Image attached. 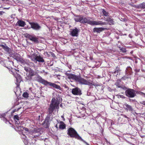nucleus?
Masks as SVG:
<instances>
[{
    "label": "nucleus",
    "instance_id": "nucleus-1",
    "mask_svg": "<svg viewBox=\"0 0 145 145\" xmlns=\"http://www.w3.org/2000/svg\"><path fill=\"white\" fill-rule=\"evenodd\" d=\"M59 101L56 99L53 98L51 101V103L48 109V112L49 114H51L53 110L55 109H58L59 108Z\"/></svg>",
    "mask_w": 145,
    "mask_h": 145
},
{
    "label": "nucleus",
    "instance_id": "nucleus-2",
    "mask_svg": "<svg viewBox=\"0 0 145 145\" xmlns=\"http://www.w3.org/2000/svg\"><path fill=\"white\" fill-rule=\"evenodd\" d=\"M39 81L40 82L45 85H49L50 86L52 87L53 88L59 89L60 90H61V88L59 86L57 85L54 83L48 82L40 77L39 78Z\"/></svg>",
    "mask_w": 145,
    "mask_h": 145
},
{
    "label": "nucleus",
    "instance_id": "nucleus-3",
    "mask_svg": "<svg viewBox=\"0 0 145 145\" xmlns=\"http://www.w3.org/2000/svg\"><path fill=\"white\" fill-rule=\"evenodd\" d=\"M67 134L71 137H74L78 139L81 138L78 135L76 131L72 128H69L67 130Z\"/></svg>",
    "mask_w": 145,
    "mask_h": 145
},
{
    "label": "nucleus",
    "instance_id": "nucleus-4",
    "mask_svg": "<svg viewBox=\"0 0 145 145\" xmlns=\"http://www.w3.org/2000/svg\"><path fill=\"white\" fill-rule=\"evenodd\" d=\"M125 95L128 97L133 98L136 95L135 91L133 89H129L125 91Z\"/></svg>",
    "mask_w": 145,
    "mask_h": 145
},
{
    "label": "nucleus",
    "instance_id": "nucleus-5",
    "mask_svg": "<svg viewBox=\"0 0 145 145\" xmlns=\"http://www.w3.org/2000/svg\"><path fill=\"white\" fill-rule=\"evenodd\" d=\"M76 81L82 84L88 85L89 86H91L92 84L91 83L89 82L86 80L79 76H78Z\"/></svg>",
    "mask_w": 145,
    "mask_h": 145
},
{
    "label": "nucleus",
    "instance_id": "nucleus-6",
    "mask_svg": "<svg viewBox=\"0 0 145 145\" xmlns=\"http://www.w3.org/2000/svg\"><path fill=\"white\" fill-rule=\"evenodd\" d=\"M30 58L33 61H38L39 62H44V60L40 56H37L35 57V55H33L31 56Z\"/></svg>",
    "mask_w": 145,
    "mask_h": 145
},
{
    "label": "nucleus",
    "instance_id": "nucleus-7",
    "mask_svg": "<svg viewBox=\"0 0 145 145\" xmlns=\"http://www.w3.org/2000/svg\"><path fill=\"white\" fill-rule=\"evenodd\" d=\"M39 129H34L33 130H31L30 131V133L32 134H33L34 138H36L40 135V134L39 133Z\"/></svg>",
    "mask_w": 145,
    "mask_h": 145
},
{
    "label": "nucleus",
    "instance_id": "nucleus-8",
    "mask_svg": "<svg viewBox=\"0 0 145 145\" xmlns=\"http://www.w3.org/2000/svg\"><path fill=\"white\" fill-rule=\"evenodd\" d=\"M29 23L31 25V28L35 30H39L41 28V27L37 23L30 22Z\"/></svg>",
    "mask_w": 145,
    "mask_h": 145
},
{
    "label": "nucleus",
    "instance_id": "nucleus-9",
    "mask_svg": "<svg viewBox=\"0 0 145 145\" xmlns=\"http://www.w3.org/2000/svg\"><path fill=\"white\" fill-rule=\"evenodd\" d=\"M65 74L67 76L68 78L70 80L77 81L78 76H77L72 74H69L67 72L65 73Z\"/></svg>",
    "mask_w": 145,
    "mask_h": 145
},
{
    "label": "nucleus",
    "instance_id": "nucleus-10",
    "mask_svg": "<svg viewBox=\"0 0 145 145\" xmlns=\"http://www.w3.org/2000/svg\"><path fill=\"white\" fill-rule=\"evenodd\" d=\"M89 24L91 25H102L105 24L106 23L105 22H102L101 21L90 20Z\"/></svg>",
    "mask_w": 145,
    "mask_h": 145
},
{
    "label": "nucleus",
    "instance_id": "nucleus-11",
    "mask_svg": "<svg viewBox=\"0 0 145 145\" xmlns=\"http://www.w3.org/2000/svg\"><path fill=\"white\" fill-rule=\"evenodd\" d=\"M72 92L73 94L76 95H80L81 93L80 90L78 88L72 89Z\"/></svg>",
    "mask_w": 145,
    "mask_h": 145
},
{
    "label": "nucleus",
    "instance_id": "nucleus-12",
    "mask_svg": "<svg viewBox=\"0 0 145 145\" xmlns=\"http://www.w3.org/2000/svg\"><path fill=\"white\" fill-rule=\"evenodd\" d=\"M52 118L50 117V116H49V115H48L46 118L44 122V123H46V125L45 127L46 128H47L48 127L49 125V122L52 120Z\"/></svg>",
    "mask_w": 145,
    "mask_h": 145
},
{
    "label": "nucleus",
    "instance_id": "nucleus-13",
    "mask_svg": "<svg viewBox=\"0 0 145 145\" xmlns=\"http://www.w3.org/2000/svg\"><path fill=\"white\" fill-rule=\"evenodd\" d=\"M18 121L15 120V124L16 128H15L16 130L17 131H20L22 130V128L20 126L21 124L20 123L18 122Z\"/></svg>",
    "mask_w": 145,
    "mask_h": 145
},
{
    "label": "nucleus",
    "instance_id": "nucleus-14",
    "mask_svg": "<svg viewBox=\"0 0 145 145\" xmlns=\"http://www.w3.org/2000/svg\"><path fill=\"white\" fill-rule=\"evenodd\" d=\"M124 106L125 107H124L125 109L127 111H132L133 108L130 105H128L127 103H125L124 104Z\"/></svg>",
    "mask_w": 145,
    "mask_h": 145
},
{
    "label": "nucleus",
    "instance_id": "nucleus-15",
    "mask_svg": "<svg viewBox=\"0 0 145 145\" xmlns=\"http://www.w3.org/2000/svg\"><path fill=\"white\" fill-rule=\"evenodd\" d=\"M78 30L76 28L73 29L71 32V34L73 36H77L78 35Z\"/></svg>",
    "mask_w": 145,
    "mask_h": 145
},
{
    "label": "nucleus",
    "instance_id": "nucleus-16",
    "mask_svg": "<svg viewBox=\"0 0 145 145\" xmlns=\"http://www.w3.org/2000/svg\"><path fill=\"white\" fill-rule=\"evenodd\" d=\"M59 124V128L61 129H65L66 125L63 121H60L59 123L58 122Z\"/></svg>",
    "mask_w": 145,
    "mask_h": 145
},
{
    "label": "nucleus",
    "instance_id": "nucleus-17",
    "mask_svg": "<svg viewBox=\"0 0 145 145\" xmlns=\"http://www.w3.org/2000/svg\"><path fill=\"white\" fill-rule=\"evenodd\" d=\"M17 24L19 25L20 26L22 27H24L25 24V22L22 20H19L17 23Z\"/></svg>",
    "mask_w": 145,
    "mask_h": 145
},
{
    "label": "nucleus",
    "instance_id": "nucleus-18",
    "mask_svg": "<svg viewBox=\"0 0 145 145\" xmlns=\"http://www.w3.org/2000/svg\"><path fill=\"white\" fill-rule=\"evenodd\" d=\"M104 29L102 27H95L93 29V31L94 32H97V33H100L102 31L104 30Z\"/></svg>",
    "mask_w": 145,
    "mask_h": 145
},
{
    "label": "nucleus",
    "instance_id": "nucleus-19",
    "mask_svg": "<svg viewBox=\"0 0 145 145\" xmlns=\"http://www.w3.org/2000/svg\"><path fill=\"white\" fill-rule=\"evenodd\" d=\"M28 38L30 40L35 42H37L38 41V39L37 38L32 35H29Z\"/></svg>",
    "mask_w": 145,
    "mask_h": 145
},
{
    "label": "nucleus",
    "instance_id": "nucleus-20",
    "mask_svg": "<svg viewBox=\"0 0 145 145\" xmlns=\"http://www.w3.org/2000/svg\"><path fill=\"white\" fill-rule=\"evenodd\" d=\"M82 20L81 23H88L89 24L90 20H89L88 19L84 18H82Z\"/></svg>",
    "mask_w": 145,
    "mask_h": 145
},
{
    "label": "nucleus",
    "instance_id": "nucleus-21",
    "mask_svg": "<svg viewBox=\"0 0 145 145\" xmlns=\"http://www.w3.org/2000/svg\"><path fill=\"white\" fill-rule=\"evenodd\" d=\"M105 20L109 23V24L110 25L114 24V21L111 18H110L109 17H108V18H106L105 17Z\"/></svg>",
    "mask_w": 145,
    "mask_h": 145
},
{
    "label": "nucleus",
    "instance_id": "nucleus-22",
    "mask_svg": "<svg viewBox=\"0 0 145 145\" xmlns=\"http://www.w3.org/2000/svg\"><path fill=\"white\" fill-rule=\"evenodd\" d=\"M82 17L81 16H76L74 18L75 21L77 22H80L81 23Z\"/></svg>",
    "mask_w": 145,
    "mask_h": 145
},
{
    "label": "nucleus",
    "instance_id": "nucleus-23",
    "mask_svg": "<svg viewBox=\"0 0 145 145\" xmlns=\"http://www.w3.org/2000/svg\"><path fill=\"white\" fill-rule=\"evenodd\" d=\"M29 75L31 76H33L36 74V72L30 69V70L29 71Z\"/></svg>",
    "mask_w": 145,
    "mask_h": 145
},
{
    "label": "nucleus",
    "instance_id": "nucleus-24",
    "mask_svg": "<svg viewBox=\"0 0 145 145\" xmlns=\"http://www.w3.org/2000/svg\"><path fill=\"white\" fill-rule=\"evenodd\" d=\"M102 12L104 16H105V18H108V17H109L108 15V13L107 12H106L104 10H103Z\"/></svg>",
    "mask_w": 145,
    "mask_h": 145
},
{
    "label": "nucleus",
    "instance_id": "nucleus-25",
    "mask_svg": "<svg viewBox=\"0 0 145 145\" xmlns=\"http://www.w3.org/2000/svg\"><path fill=\"white\" fill-rule=\"evenodd\" d=\"M17 60L21 63H23L24 61V60L22 58L20 57H17L16 58Z\"/></svg>",
    "mask_w": 145,
    "mask_h": 145
},
{
    "label": "nucleus",
    "instance_id": "nucleus-26",
    "mask_svg": "<svg viewBox=\"0 0 145 145\" xmlns=\"http://www.w3.org/2000/svg\"><path fill=\"white\" fill-rule=\"evenodd\" d=\"M120 70L119 69L117 68L116 69V71L114 72V73L115 74L117 73V75L118 74V73H120Z\"/></svg>",
    "mask_w": 145,
    "mask_h": 145
},
{
    "label": "nucleus",
    "instance_id": "nucleus-27",
    "mask_svg": "<svg viewBox=\"0 0 145 145\" xmlns=\"http://www.w3.org/2000/svg\"><path fill=\"white\" fill-rule=\"evenodd\" d=\"M29 94L27 92H24L23 95V96L24 97L27 98L28 97Z\"/></svg>",
    "mask_w": 145,
    "mask_h": 145
},
{
    "label": "nucleus",
    "instance_id": "nucleus-28",
    "mask_svg": "<svg viewBox=\"0 0 145 145\" xmlns=\"http://www.w3.org/2000/svg\"><path fill=\"white\" fill-rule=\"evenodd\" d=\"M3 49L7 52H8L9 51L10 48L7 45L5 46Z\"/></svg>",
    "mask_w": 145,
    "mask_h": 145
},
{
    "label": "nucleus",
    "instance_id": "nucleus-29",
    "mask_svg": "<svg viewBox=\"0 0 145 145\" xmlns=\"http://www.w3.org/2000/svg\"><path fill=\"white\" fill-rule=\"evenodd\" d=\"M140 8H145V3H143L142 4H141L140 5Z\"/></svg>",
    "mask_w": 145,
    "mask_h": 145
},
{
    "label": "nucleus",
    "instance_id": "nucleus-30",
    "mask_svg": "<svg viewBox=\"0 0 145 145\" xmlns=\"http://www.w3.org/2000/svg\"><path fill=\"white\" fill-rule=\"evenodd\" d=\"M17 77H16V80L17 82H18L19 81H20V77L19 75H17Z\"/></svg>",
    "mask_w": 145,
    "mask_h": 145
},
{
    "label": "nucleus",
    "instance_id": "nucleus-31",
    "mask_svg": "<svg viewBox=\"0 0 145 145\" xmlns=\"http://www.w3.org/2000/svg\"><path fill=\"white\" fill-rule=\"evenodd\" d=\"M120 50H121L123 52L125 53L126 52L125 48H122L120 49Z\"/></svg>",
    "mask_w": 145,
    "mask_h": 145
},
{
    "label": "nucleus",
    "instance_id": "nucleus-32",
    "mask_svg": "<svg viewBox=\"0 0 145 145\" xmlns=\"http://www.w3.org/2000/svg\"><path fill=\"white\" fill-rule=\"evenodd\" d=\"M14 119L15 120H17V121H18L19 120V117L17 115H15L14 116Z\"/></svg>",
    "mask_w": 145,
    "mask_h": 145
},
{
    "label": "nucleus",
    "instance_id": "nucleus-33",
    "mask_svg": "<svg viewBox=\"0 0 145 145\" xmlns=\"http://www.w3.org/2000/svg\"><path fill=\"white\" fill-rule=\"evenodd\" d=\"M118 98H122L124 99L125 98V97L123 96V95H118Z\"/></svg>",
    "mask_w": 145,
    "mask_h": 145
},
{
    "label": "nucleus",
    "instance_id": "nucleus-34",
    "mask_svg": "<svg viewBox=\"0 0 145 145\" xmlns=\"http://www.w3.org/2000/svg\"><path fill=\"white\" fill-rule=\"evenodd\" d=\"M6 45V44H4L0 45V46L2 47L4 49Z\"/></svg>",
    "mask_w": 145,
    "mask_h": 145
},
{
    "label": "nucleus",
    "instance_id": "nucleus-35",
    "mask_svg": "<svg viewBox=\"0 0 145 145\" xmlns=\"http://www.w3.org/2000/svg\"><path fill=\"white\" fill-rule=\"evenodd\" d=\"M140 103L145 106V101H142L140 102Z\"/></svg>",
    "mask_w": 145,
    "mask_h": 145
},
{
    "label": "nucleus",
    "instance_id": "nucleus-36",
    "mask_svg": "<svg viewBox=\"0 0 145 145\" xmlns=\"http://www.w3.org/2000/svg\"><path fill=\"white\" fill-rule=\"evenodd\" d=\"M25 130V131H29V130L28 129L26 128H23Z\"/></svg>",
    "mask_w": 145,
    "mask_h": 145
},
{
    "label": "nucleus",
    "instance_id": "nucleus-37",
    "mask_svg": "<svg viewBox=\"0 0 145 145\" xmlns=\"http://www.w3.org/2000/svg\"><path fill=\"white\" fill-rule=\"evenodd\" d=\"M24 69L27 72L28 71V68L27 67H25L24 68Z\"/></svg>",
    "mask_w": 145,
    "mask_h": 145
},
{
    "label": "nucleus",
    "instance_id": "nucleus-38",
    "mask_svg": "<svg viewBox=\"0 0 145 145\" xmlns=\"http://www.w3.org/2000/svg\"><path fill=\"white\" fill-rule=\"evenodd\" d=\"M4 13H5V12L3 11H0V15H2Z\"/></svg>",
    "mask_w": 145,
    "mask_h": 145
},
{
    "label": "nucleus",
    "instance_id": "nucleus-39",
    "mask_svg": "<svg viewBox=\"0 0 145 145\" xmlns=\"http://www.w3.org/2000/svg\"><path fill=\"white\" fill-rule=\"evenodd\" d=\"M83 142L86 144V145H89L88 143L84 141H83Z\"/></svg>",
    "mask_w": 145,
    "mask_h": 145
},
{
    "label": "nucleus",
    "instance_id": "nucleus-40",
    "mask_svg": "<svg viewBox=\"0 0 145 145\" xmlns=\"http://www.w3.org/2000/svg\"><path fill=\"white\" fill-rule=\"evenodd\" d=\"M9 8H4V9H8Z\"/></svg>",
    "mask_w": 145,
    "mask_h": 145
},
{
    "label": "nucleus",
    "instance_id": "nucleus-41",
    "mask_svg": "<svg viewBox=\"0 0 145 145\" xmlns=\"http://www.w3.org/2000/svg\"><path fill=\"white\" fill-rule=\"evenodd\" d=\"M55 127L57 128H58V127H57V125H56Z\"/></svg>",
    "mask_w": 145,
    "mask_h": 145
},
{
    "label": "nucleus",
    "instance_id": "nucleus-42",
    "mask_svg": "<svg viewBox=\"0 0 145 145\" xmlns=\"http://www.w3.org/2000/svg\"><path fill=\"white\" fill-rule=\"evenodd\" d=\"M61 118H64V117H63V116H61Z\"/></svg>",
    "mask_w": 145,
    "mask_h": 145
},
{
    "label": "nucleus",
    "instance_id": "nucleus-43",
    "mask_svg": "<svg viewBox=\"0 0 145 145\" xmlns=\"http://www.w3.org/2000/svg\"><path fill=\"white\" fill-rule=\"evenodd\" d=\"M118 87L119 88H121V86H118Z\"/></svg>",
    "mask_w": 145,
    "mask_h": 145
}]
</instances>
